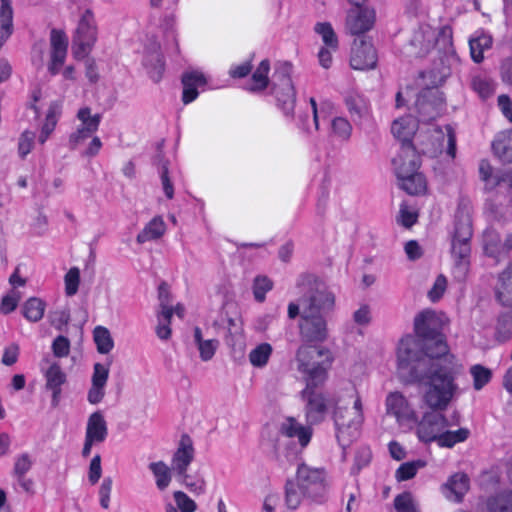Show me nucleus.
I'll return each mask as SVG.
<instances>
[{
	"label": "nucleus",
	"instance_id": "f257e3e1",
	"mask_svg": "<svg viewBox=\"0 0 512 512\" xmlns=\"http://www.w3.org/2000/svg\"><path fill=\"white\" fill-rule=\"evenodd\" d=\"M415 335L403 337L397 351L400 376L409 384L425 386L423 402L433 409H445L455 396L459 372L442 333V322L431 310L414 320Z\"/></svg>",
	"mask_w": 512,
	"mask_h": 512
},
{
	"label": "nucleus",
	"instance_id": "f03ea898",
	"mask_svg": "<svg viewBox=\"0 0 512 512\" xmlns=\"http://www.w3.org/2000/svg\"><path fill=\"white\" fill-rule=\"evenodd\" d=\"M300 335L306 342H324L328 338L326 316L333 310L335 296L321 282H315L309 295L301 300Z\"/></svg>",
	"mask_w": 512,
	"mask_h": 512
},
{
	"label": "nucleus",
	"instance_id": "7ed1b4c3",
	"mask_svg": "<svg viewBox=\"0 0 512 512\" xmlns=\"http://www.w3.org/2000/svg\"><path fill=\"white\" fill-rule=\"evenodd\" d=\"M329 481L324 468H316L304 462L297 464L296 475L284 485V500L288 509L296 510L304 500L321 504L327 500Z\"/></svg>",
	"mask_w": 512,
	"mask_h": 512
},
{
	"label": "nucleus",
	"instance_id": "20e7f679",
	"mask_svg": "<svg viewBox=\"0 0 512 512\" xmlns=\"http://www.w3.org/2000/svg\"><path fill=\"white\" fill-rule=\"evenodd\" d=\"M472 202L468 197L461 196L455 213L454 233L451 244V254L454 259V275L463 280L469 270L471 254Z\"/></svg>",
	"mask_w": 512,
	"mask_h": 512
},
{
	"label": "nucleus",
	"instance_id": "39448f33",
	"mask_svg": "<svg viewBox=\"0 0 512 512\" xmlns=\"http://www.w3.org/2000/svg\"><path fill=\"white\" fill-rule=\"evenodd\" d=\"M326 379H323V372L318 370L315 375L306 382V387L301 392L304 401V412L309 425L321 423L329 410L335 405V399L328 397L321 389Z\"/></svg>",
	"mask_w": 512,
	"mask_h": 512
},
{
	"label": "nucleus",
	"instance_id": "423d86ee",
	"mask_svg": "<svg viewBox=\"0 0 512 512\" xmlns=\"http://www.w3.org/2000/svg\"><path fill=\"white\" fill-rule=\"evenodd\" d=\"M292 68V64L289 62L278 63L272 83L278 106L287 116L293 115L296 103V90L291 79Z\"/></svg>",
	"mask_w": 512,
	"mask_h": 512
},
{
	"label": "nucleus",
	"instance_id": "0eeeda50",
	"mask_svg": "<svg viewBox=\"0 0 512 512\" xmlns=\"http://www.w3.org/2000/svg\"><path fill=\"white\" fill-rule=\"evenodd\" d=\"M298 370L304 373L305 381L308 382L315 372L321 370L323 379L327 377V366L332 362V356L328 349L316 346H301L296 354Z\"/></svg>",
	"mask_w": 512,
	"mask_h": 512
},
{
	"label": "nucleus",
	"instance_id": "6e6552de",
	"mask_svg": "<svg viewBox=\"0 0 512 512\" xmlns=\"http://www.w3.org/2000/svg\"><path fill=\"white\" fill-rule=\"evenodd\" d=\"M333 420L336 427V437L339 444L343 447L351 442V438L356 436V432L362 423V415L357 411L349 410L347 407L338 406L335 401L333 405Z\"/></svg>",
	"mask_w": 512,
	"mask_h": 512
},
{
	"label": "nucleus",
	"instance_id": "1a4fd4ad",
	"mask_svg": "<svg viewBox=\"0 0 512 512\" xmlns=\"http://www.w3.org/2000/svg\"><path fill=\"white\" fill-rule=\"evenodd\" d=\"M415 105L418 113V121L430 123L444 111V95L437 88L423 89L419 93Z\"/></svg>",
	"mask_w": 512,
	"mask_h": 512
},
{
	"label": "nucleus",
	"instance_id": "9d476101",
	"mask_svg": "<svg viewBox=\"0 0 512 512\" xmlns=\"http://www.w3.org/2000/svg\"><path fill=\"white\" fill-rule=\"evenodd\" d=\"M479 177L484 182V190L491 192L496 188L512 189V168L494 170L490 162L482 159L479 163Z\"/></svg>",
	"mask_w": 512,
	"mask_h": 512
},
{
	"label": "nucleus",
	"instance_id": "9b49d317",
	"mask_svg": "<svg viewBox=\"0 0 512 512\" xmlns=\"http://www.w3.org/2000/svg\"><path fill=\"white\" fill-rule=\"evenodd\" d=\"M431 409V407H429ZM433 412L425 413L417 426V435L422 442H438L441 432L448 426V421L440 411L445 409H433Z\"/></svg>",
	"mask_w": 512,
	"mask_h": 512
},
{
	"label": "nucleus",
	"instance_id": "f8f14e48",
	"mask_svg": "<svg viewBox=\"0 0 512 512\" xmlns=\"http://www.w3.org/2000/svg\"><path fill=\"white\" fill-rule=\"evenodd\" d=\"M377 64V53L370 40L359 37L354 40L350 65L355 70L373 69Z\"/></svg>",
	"mask_w": 512,
	"mask_h": 512
},
{
	"label": "nucleus",
	"instance_id": "ddd939ff",
	"mask_svg": "<svg viewBox=\"0 0 512 512\" xmlns=\"http://www.w3.org/2000/svg\"><path fill=\"white\" fill-rule=\"evenodd\" d=\"M375 10L368 7H353L347 12L346 30L351 35L361 36L375 24Z\"/></svg>",
	"mask_w": 512,
	"mask_h": 512
},
{
	"label": "nucleus",
	"instance_id": "4468645a",
	"mask_svg": "<svg viewBox=\"0 0 512 512\" xmlns=\"http://www.w3.org/2000/svg\"><path fill=\"white\" fill-rule=\"evenodd\" d=\"M111 360L106 365L95 363L93 366V374L91 378V387L87 394V400L91 404L100 403L105 396V387L109 377V366Z\"/></svg>",
	"mask_w": 512,
	"mask_h": 512
},
{
	"label": "nucleus",
	"instance_id": "2eb2a0df",
	"mask_svg": "<svg viewBox=\"0 0 512 512\" xmlns=\"http://www.w3.org/2000/svg\"><path fill=\"white\" fill-rule=\"evenodd\" d=\"M50 43L51 63L48 69L52 75H56L59 72L60 67L65 62L68 48V39L63 31L52 29L50 33Z\"/></svg>",
	"mask_w": 512,
	"mask_h": 512
},
{
	"label": "nucleus",
	"instance_id": "dca6fc26",
	"mask_svg": "<svg viewBox=\"0 0 512 512\" xmlns=\"http://www.w3.org/2000/svg\"><path fill=\"white\" fill-rule=\"evenodd\" d=\"M194 446L191 437L183 434L180 438L179 445L172 457V470L177 475H185L187 469L194 459Z\"/></svg>",
	"mask_w": 512,
	"mask_h": 512
},
{
	"label": "nucleus",
	"instance_id": "f3484780",
	"mask_svg": "<svg viewBox=\"0 0 512 512\" xmlns=\"http://www.w3.org/2000/svg\"><path fill=\"white\" fill-rule=\"evenodd\" d=\"M397 177L419 173L420 157L413 144L401 146V152L393 159Z\"/></svg>",
	"mask_w": 512,
	"mask_h": 512
},
{
	"label": "nucleus",
	"instance_id": "a211bd4d",
	"mask_svg": "<svg viewBox=\"0 0 512 512\" xmlns=\"http://www.w3.org/2000/svg\"><path fill=\"white\" fill-rule=\"evenodd\" d=\"M388 414L396 417L398 422L416 421V414L408 404L406 398L400 392H391L386 398Z\"/></svg>",
	"mask_w": 512,
	"mask_h": 512
},
{
	"label": "nucleus",
	"instance_id": "6ab92c4d",
	"mask_svg": "<svg viewBox=\"0 0 512 512\" xmlns=\"http://www.w3.org/2000/svg\"><path fill=\"white\" fill-rule=\"evenodd\" d=\"M470 488V479L467 474L458 472L451 475L442 489L447 499L460 503Z\"/></svg>",
	"mask_w": 512,
	"mask_h": 512
},
{
	"label": "nucleus",
	"instance_id": "aec40b11",
	"mask_svg": "<svg viewBox=\"0 0 512 512\" xmlns=\"http://www.w3.org/2000/svg\"><path fill=\"white\" fill-rule=\"evenodd\" d=\"M47 390L52 392V406L56 407L60 401L62 385L66 383L67 377L60 365L56 362L52 363L45 372Z\"/></svg>",
	"mask_w": 512,
	"mask_h": 512
},
{
	"label": "nucleus",
	"instance_id": "412c9836",
	"mask_svg": "<svg viewBox=\"0 0 512 512\" xmlns=\"http://www.w3.org/2000/svg\"><path fill=\"white\" fill-rule=\"evenodd\" d=\"M183 94L182 101L184 104H189L194 101L198 96V87L206 85L204 75L197 71L186 72L182 75Z\"/></svg>",
	"mask_w": 512,
	"mask_h": 512
},
{
	"label": "nucleus",
	"instance_id": "4be33fe9",
	"mask_svg": "<svg viewBox=\"0 0 512 512\" xmlns=\"http://www.w3.org/2000/svg\"><path fill=\"white\" fill-rule=\"evenodd\" d=\"M107 434V423L102 413L100 411L92 413L88 418L85 437L96 443H102L105 441Z\"/></svg>",
	"mask_w": 512,
	"mask_h": 512
},
{
	"label": "nucleus",
	"instance_id": "5701e85b",
	"mask_svg": "<svg viewBox=\"0 0 512 512\" xmlns=\"http://www.w3.org/2000/svg\"><path fill=\"white\" fill-rule=\"evenodd\" d=\"M492 150L503 163H512V130L498 133L492 142Z\"/></svg>",
	"mask_w": 512,
	"mask_h": 512
},
{
	"label": "nucleus",
	"instance_id": "b1692460",
	"mask_svg": "<svg viewBox=\"0 0 512 512\" xmlns=\"http://www.w3.org/2000/svg\"><path fill=\"white\" fill-rule=\"evenodd\" d=\"M416 129V120L411 116H406L395 120L391 127L393 135L402 142V146H406V144H412L411 138L415 134Z\"/></svg>",
	"mask_w": 512,
	"mask_h": 512
},
{
	"label": "nucleus",
	"instance_id": "393cba45",
	"mask_svg": "<svg viewBox=\"0 0 512 512\" xmlns=\"http://www.w3.org/2000/svg\"><path fill=\"white\" fill-rule=\"evenodd\" d=\"M281 432L287 438L297 437L301 447H305L311 439L312 431L309 427H304L294 418H287L281 426Z\"/></svg>",
	"mask_w": 512,
	"mask_h": 512
},
{
	"label": "nucleus",
	"instance_id": "a878e982",
	"mask_svg": "<svg viewBox=\"0 0 512 512\" xmlns=\"http://www.w3.org/2000/svg\"><path fill=\"white\" fill-rule=\"evenodd\" d=\"M496 297L503 306H512V263L499 276Z\"/></svg>",
	"mask_w": 512,
	"mask_h": 512
},
{
	"label": "nucleus",
	"instance_id": "bb28decb",
	"mask_svg": "<svg viewBox=\"0 0 512 512\" xmlns=\"http://www.w3.org/2000/svg\"><path fill=\"white\" fill-rule=\"evenodd\" d=\"M400 187L409 195L424 194L427 189V182L422 173H416L397 177Z\"/></svg>",
	"mask_w": 512,
	"mask_h": 512
},
{
	"label": "nucleus",
	"instance_id": "cd10ccee",
	"mask_svg": "<svg viewBox=\"0 0 512 512\" xmlns=\"http://www.w3.org/2000/svg\"><path fill=\"white\" fill-rule=\"evenodd\" d=\"M166 230L163 219L159 216L154 217L144 229L137 235L136 241L143 244L148 241L159 239Z\"/></svg>",
	"mask_w": 512,
	"mask_h": 512
},
{
	"label": "nucleus",
	"instance_id": "c85d7f7f",
	"mask_svg": "<svg viewBox=\"0 0 512 512\" xmlns=\"http://www.w3.org/2000/svg\"><path fill=\"white\" fill-rule=\"evenodd\" d=\"M74 37L78 39L88 40L91 42L96 41V28L94 24V17L90 10H86L82 15L78 23L76 35Z\"/></svg>",
	"mask_w": 512,
	"mask_h": 512
},
{
	"label": "nucleus",
	"instance_id": "c756f323",
	"mask_svg": "<svg viewBox=\"0 0 512 512\" xmlns=\"http://www.w3.org/2000/svg\"><path fill=\"white\" fill-rule=\"evenodd\" d=\"M470 53L474 62L481 63L484 59L483 53L492 46V37L481 33L469 40Z\"/></svg>",
	"mask_w": 512,
	"mask_h": 512
},
{
	"label": "nucleus",
	"instance_id": "7c9ffc66",
	"mask_svg": "<svg viewBox=\"0 0 512 512\" xmlns=\"http://www.w3.org/2000/svg\"><path fill=\"white\" fill-rule=\"evenodd\" d=\"M270 70V62L267 59H264L260 62L256 71L252 74V82L253 84L248 87V90L251 92H259L263 91L267 88L269 84L268 73Z\"/></svg>",
	"mask_w": 512,
	"mask_h": 512
},
{
	"label": "nucleus",
	"instance_id": "2f4dec72",
	"mask_svg": "<svg viewBox=\"0 0 512 512\" xmlns=\"http://www.w3.org/2000/svg\"><path fill=\"white\" fill-rule=\"evenodd\" d=\"M484 252L487 256L500 258L503 253V243L497 232L487 230L483 237Z\"/></svg>",
	"mask_w": 512,
	"mask_h": 512
},
{
	"label": "nucleus",
	"instance_id": "473e14b6",
	"mask_svg": "<svg viewBox=\"0 0 512 512\" xmlns=\"http://www.w3.org/2000/svg\"><path fill=\"white\" fill-rule=\"evenodd\" d=\"M345 104L353 120H360L368 112L365 98L357 93L348 94L345 97Z\"/></svg>",
	"mask_w": 512,
	"mask_h": 512
},
{
	"label": "nucleus",
	"instance_id": "72a5a7b5",
	"mask_svg": "<svg viewBox=\"0 0 512 512\" xmlns=\"http://www.w3.org/2000/svg\"><path fill=\"white\" fill-rule=\"evenodd\" d=\"M149 469L156 479V486L159 490H165L172 479L171 469L163 461L152 462L149 464Z\"/></svg>",
	"mask_w": 512,
	"mask_h": 512
},
{
	"label": "nucleus",
	"instance_id": "f704fd0d",
	"mask_svg": "<svg viewBox=\"0 0 512 512\" xmlns=\"http://www.w3.org/2000/svg\"><path fill=\"white\" fill-rule=\"evenodd\" d=\"M486 508L487 512H512V491L488 498Z\"/></svg>",
	"mask_w": 512,
	"mask_h": 512
},
{
	"label": "nucleus",
	"instance_id": "c9c22d12",
	"mask_svg": "<svg viewBox=\"0 0 512 512\" xmlns=\"http://www.w3.org/2000/svg\"><path fill=\"white\" fill-rule=\"evenodd\" d=\"M495 339L499 343L512 339V310L499 316L495 328Z\"/></svg>",
	"mask_w": 512,
	"mask_h": 512
},
{
	"label": "nucleus",
	"instance_id": "e433bc0d",
	"mask_svg": "<svg viewBox=\"0 0 512 512\" xmlns=\"http://www.w3.org/2000/svg\"><path fill=\"white\" fill-rule=\"evenodd\" d=\"M45 302L36 297L29 298L22 307L23 316L31 321L38 322L42 319L45 311Z\"/></svg>",
	"mask_w": 512,
	"mask_h": 512
},
{
	"label": "nucleus",
	"instance_id": "4c0bfd02",
	"mask_svg": "<svg viewBox=\"0 0 512 512\" xmlns=\"http://www.w3.org/2000/svg\"><path fill=\"white\" fill-rule=\"evenodd\" d=\"M93 338L97 351L101 354H108L114 347V341L106 327L97 326L93 331Z\"/></svg>",
	"mask_w": 512,
	"mask_h": 512
},
{
	"label": "nucleus",
	"instance_id": "58836bf2",
	"mask_svg": "<svg viewBox=\"0 0 512 512\" xmlns=\"http://www.w3.org/2000/svg\"><path fill=\"white\" fill-rule=\"evenodd\" d=\"M145 65L148 68L149 75L154 82H159L163 76L165 63L160 53H151L147 55Z\"/></svg>",
	"mask_w": 512,
	"mask_h": 512
},
{
	"label": "nucleus",
	"instance_id": "ea45409f",
	"mask_svg": "<svg viewBox=\"0 0 512 512\" xmlns=\"http://www.w3.org/2000/svg\"><path fill=\"white\" fill-rule=\"evenodd\" d=\"M469 436V430L460 428L457 431H442L438 439V444L441 447H453L456 443L465 441Z\"/></svg>",
	"mask_w": 512,
	"mask_h": 512
},
{
	"label": "nucleus",
	"instance_id": "a19ab883",
	"mask_svg": "<svg viewBox=\"0 0 512 512\" xmlns=\"http://www.w3.org/2000/svg\"><path fill=\"white\" fill-rule=\"evenodd\" d=\"M425 466L426 462L421 459L405 462L396 470L395 478L398 482L412 479L416 475L417 471Z\"/></svg>",
	"mask_w": 512,
	"mask_h": 512
},
{
	"label": "nucleus",
	"instance_id": "79ce46f5",
	"mask_svg": "<svg viewBox=\"0 0 512 512\" xmlns=\"http://www.w3.org/2000/svg\"><path fill=\"white\" fill-rule=\"evenodd\" d=\"M77 118L81 122L79 127L85 128L87 132H96L101 122L102 115H91V109L89 107H83L78 110Z\"/></svg>",
	"mask_w": 512,
	"mask_h": 512
},
{
	"label": "nucleus",
	"instance_id": "37998d69",
	"mask_svg": "<svg viewBox=\"0 0 512 512\" xmlns=\"http://www.w3.org/2000/svg\"><path fill=\"white\" fill-rule=\"evenodd\" d=\"M315 31L321 35L324 44L329 49L333 51L338 49V38L330 23H317L315 26Z\"/></svg>",
	"mask_w": 512,
	"mask_h": 512
},
{
	"label": "nucleus",
	"instance_id": "c03bdc74",
	"mask_svg": "<svg viewBox=\"0 0 512 512\" xmlns=\"http://www.w3.org/2000/svg\"><path fill=\"white\" fill-rule=\"evenodd\" d=\"M272 353V347L268 343H262L249 354V360L255 367H263L267 364Z\"/></svg>",
	"mask_w": 512,
	"mask_h": 512
},
{
	"label": "nucleus",
	"instance_id": "a18cd8bd",
	"mask_svg": "<svg viewBox=\"0 0 512 512\" xmlns=\"http://www.w3.org/2000/svg\"><path fill=\"white\" fill-rule=\"evenodd\" d=\"M290 444V441L283 443V446L286 447V452L281 453L278 451V448H276L274 452V460L277 462L278 466L284 470L288 469V467L294 464L298 459V451L291 449Z\"/></svg>",
	"mask_w": 512,
	"mask_h": 512
},
{
	"label": "nucleus",
	"instance_id": "49530a36",
	"mask_svg": "<svg viewBox=\"0 0 512 512\" xmlns=\"http://www.w3.org/2000/svg\"><path fill=\"white\" fill-rule=\"evenodd\" d=\"M470 372L473 376V385L476 390L482 389L487 383H489L492 377L491 370L482 365L472 366Z\"/></svg>",
	"mask_w": 512,
	"mask_h": 512
},
{
	"label": "nucleus",
	"instance_id": "de8ad7c7",
	"mask_svg": "<svg viewBox=\"0 0 512 512\" xmlns=\"http://www.w3.org/2000/svg\"><path fill=\"white\" fill-rule=\"evenodd\" d=\"M60 114H61V103L58 101L52 102L48 108L45 123L42 126V130L45 133L51 134L53 132Z\"/></svg>",
	"mask_w": 512,
	"mask_h": 512
},
{
	"label": "nucleus",
	"instance_id": "09e8293b",
	"mask_svg": "<svg viewBox=\"0 0 512 512\" xmlns=\"http://www.w3.org/2000/svg\"><path fill=\"white\" fill-rule=\"evenodd\" d=\"M273 283L272 281L265 276H257L254 279L253 285V294L255 300L258 302H263L265 299V294L272 289Z\"/></svg>",
	"mask_w": 512,
	"mask_h": 512
},
{
	"label": "nucleus",
	"instance_id": "8fccbe9b",
	"mask_svg": "<svg viewBox=\"0 0 512 512\" xmlns=\"http://www.w3.org/2000/svg\"><path fill=\"white\" fill-rule=\"evenodd\" d=\"M397 512H418L410 492H403L394 499Z\"/></svg>",
	"mask_w": 512,
	"mask_h": 512
},
{
	"label": "nucleus",
	"instance_id": "3c124183",
	"mask_svg": "<svg viewBox=\"0 0 512 512\" xmlns=\"http://www.w3.org/2000/svg\"><path fill=\"white\" fill-rule=\"evenodd\" d=\"M65 292L68 296H73L77 293L80 283V270L77 267H72L64 277Z\"/></svg>",
	"mask_w": 512,
	"mask_h": 512
},
{
	"label": "nucleus",
	"instance_id": "603ef678",
	"mask_svg": "<svg viewBox=\"0 0 512 512\" xmlns=\"http://www.w3.org/2000/svg\"><path fill=\"white\" fill-rule=\"evenodd\" d=\"M331 126L333 133L337 137L341 138L342 140H348L350 138L352 126L345 118L336 117L335 119H333Z\"/></svg>",
	"mask_w": 512,
	"mask_h": 512
},
{
	"label": "nucleus",
	"instance_id": "864d4df0",
	"mask_svg": "<svg viewBox=\"0 0 512 512\" xmlns=\"http://www.w3.org/2000/svg\"><path fill=\"white\" fill-rule=\"evenodd\" d=\"M156 160L159 163H162L160 177H161L164 193L168 199H172L173 195H174V188H173V185L168 176L167 161H163V155L161 153L157 154Z\"/></svg>",
	"mask_w": 512,
	"mask_h": 512
},
{
	"label": "nucleus",
	"instance_id": "5fc2aeb1",
	"mask_svg": "<svg viewBox=\"0 0 512 512\" xmlns=\"http://www.w3.org/2000/svg\"><path fill=\"white\" fill-rule=\"evenodd\" d=\"M174 500L177 505L176 509H179L181 512H195L197 509V504L194 500H192L186 493L182 491H175Z\"/></svg>",
	"mask_w": 512,
	"mask_h": 512
},
{
	"label": "nucleus",
	"instance_id": "6e6d98bb",
	"mask_svg": "<svg viewBox=\"0 0 512 512\" xmlns=\"http://www.w3.org/2000/svg\"><path fill=\"white\" fill-rule=\"evenodd\" d=\"M471 85L473 90L477 92L482 98H488L494 92L492 83L489 80L481 77H474L472 79Z\"/></svg>",
	"mask_w": 512,
	"mask_h": 512
},
{
	"label": "nucleus",
	"instance_id": "4d7b16f0",
	"mask_svg": "<svg viewBox=\"0 0 512 512\" xmlns=\"http://www.w3.org/2000/svg\"><path fill=\"white\" fill-rule=\"evenodd\" d=\"M33 461L31 460L28 453H23L16 458L13 474L16 478L25 476L26 473L31 469Z\"/></svg>",
	"mask_w": 512,
	"mask_h": 512
},
{
	"label": "nucleus",
	"instance_id": "13d9d810",
	"mask_svg": "<svg viewBox=\"0 0 512 512\" xmlns=\"http://www.w3.org/2000/svg\"><path fill=\"white\" fill-rule=\"evenodd\" d=\"M35 139V133L31 131H24L20 138L18 143V151L19 155L24 158L27 154L30 153Z\"/></svg>",
	"mask_w": 512,
	"mask_h": 512
},
{
	"label": "nucleus",
	"instance_id": "bf43d9fd",
	"mask_svg": "<svg viewBox=\"0 0 512 512\" xmlns=\"http://www.w3.org/2000/svg\"><path fill=\"white\" fill-rule=\"evenodd\" d=\"M93 44L94 42L73 37L72 54L74 58L78 60L85 58Z\"/></svg>",
	"mask_w": 512,
	"mask_h": 512
},
{
	"label": "nucleus",
	"instance_id": "052dcab7",
	"mask_svg": "<svg viewBox=\"0 0 512 512\" xmlns=\"http://www.w3.org/2000/svg\"><path fill=\"white\" fill-rule=\"evenodd\" d=\"M48 317L51 325L59 331H62L63 327H65L70 320L69 312L66 310L52 311L49 313Z\"/></svg>",
	"mask_w": 512,
	"mask_h": 512
},
{
	"label": "nucleus",
	"instance_id": "680f3d73",
	"mask_svg": "<svg viewBox=\"0 0 512 512\" xmlns=\"http://www.w3.org/2000/svg\"><path fill=\"white\" fill-rule=\"evenodd\" d=\"M219 345V341L216 339H209L201 342L197 347L200 352V357L203 361L210 360Z\"/></svg>",
	"mask_w": 512,
	"mask_h": 512
},
{
	"label": "nucleus",
	"instance_id": "e2e57ef3",
	"mask_svg": "<svg viewBox=\"0 0 512 512\" xmlns=\"http://www.w3.org/2000/svg\"><path fill=\"white\" fill-rule=\"evenodd\" d=\"M52 350L56 357H65L70 352V341L65 336H58L52 343Z\"/></svg>",
	"mask_w": 512,
	"mask_h": 512
},
{
	"label": "nucleus",
	"instance_id": "0e129e2a",
	"mask_svg": "<svg viewBox=\"0 0 512 512\" xmlns=\"http://www.w3.org/2000/svg\"><path fill=\"white\" fill-rule=\"evenodd\" d=\"M446 286H447V280H446L445 276L439 275L436 278L433 287L428 292V296L431 299V301H433V302L438 301L442 297V295L446 289Z\"/></svg>",
	"mask_w": 512,
	"mask_h": 512
},
{
	"label": "nucleus",
	"instance_id": "69168bd1",
	"mask_svg": "<svg viewBox=\"0 0 512 512\" xmlns=\"http://www.w3.org/2000/svg\"><path fill=\"white\" fill-rule=\"evenodd\" d=\"M101 474H102L101 457L99 454H97L92 458V460L90 462L89 472H88L89 482L92 485L96 484L99 481Z\"/></svg>",
	"mask_w": 512,
	"mask_h": 512
},
{
	"label": "nucleus",
	"instance_id": "338daca9",
	"mask_svg": "<svg viewBox=\"0 0 512 512\" xmlns=\"http://www.w3.org/2000/svg\"><path fill=\"white\" fill-rule=\"evenodd\" d=\"M112 483H113L112 478L106 477V478H104V480L100 486V489H99L100 504L104 509H107L109 507Z\"/></svg>",
	"mask_w": 512,
	"mask_h": 512
},
{
	"label": "nucleus",
	"instance_id": "774afa93",
	"mask_svg": "<svg viewBox=\"0 0 512 512\" xmlns=\"http://www.w3.org/2000/svg\"><path fill=\"white\" fill-rule=\"evenodd\" d=\"M18 356L19 346L15 343H12L4 349L2 363L6 366H12L17 362Z\"/></svg>",
	"mask_w": 512,
	"mask_h": 512
}]
</instances>
